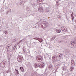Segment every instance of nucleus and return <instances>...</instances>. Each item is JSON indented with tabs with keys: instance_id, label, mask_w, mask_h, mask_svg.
<instances>
[{
	"instance_id": "obj_21",
	"label": "nucleus",
	"mask_w": 76,
	"mask_h": 76,
	"mask_svg": "<svg viewBox=\"0 0 76 76\" xmlns=\"http://www.w3.org/2000/svg\"><path fill=\"white\" fill-rule=\"evenodd\" d=\"M10 45H7L6 46V48L8 49V48H9V47H10Z\"/></svg>"
},
{
	"instance_id": "obj_4",
	"label": "nucleus",
	"mask_w": 76,
	"mask_h": 76,
	"mask_svg": "<svg viewBox=\"0 0 76 76\" xmlns=\"http://www.w3.org/2000/svg\"><path fill=\"white\" fill-rule=\"evenodd\" d=\"M38 11L39 12H42V13L44 12V8L41 7H39L38 8Z\"/></svg>"
},
{
	"instance_id": "obj_13",
	"label": "nucleus",
	"mask_w": 76,
	"mask_h": 76,
	"mask_svg": "<svg viewBox=\"0 0 76 76\" xmlns=\"http://www.w3.org/2000/svg\"><path fill=\"white\" fill-rule=\"evenodd\" d=\"M20 69L21 70V72H24V69L23 67H20Z\"/></svg>"
},
{
	"instance_id": "obj_10",
	"label": "nucleus",
	"mask_w": 76,
	"mask_h": 76,
	"mask_svg": "<svg viewBox=\"0 0 76 76\" xmlns=\"http://www.w3.org/2000/svg\"><path fill=\"white\" fill-rule=\"evenodd\" d=\"M49 68L50 70H52L53 69V65H52L50 64L49 66Z\"/></svg>"
},
{
	"instance_id": "obj_20",
	"label": "nucleus",
	"mask_w": 76,
	"mask_h": 76,
	"mask_svg": "<svg viewBox=\"0 0 76 76\" xmlns=\"http://www.w3.org/2000/svg\"><path fill=\"white\" fill-rule=\"evenodd\" d=\"M71 64H74L75 63V62L73 60H72L71 61Z\"/></svg>"
},
{
	"instance_id": "obj_24",
	"label": "nucleus",
	"mask_w": 76,
	"mask_h": 76,
	"mask_svg": "<svg viewBox=\"0 0 76 76\" xmlns=\"http://www.w3.org/2000/svg\"><path fill=\"white\" fill-rule=\"evenodd\" d=\"M64 38L65 39H68V37H67V36H66L64 37Z\"/></svg>"
},
{
	"instance_id": "obj_7",
	"label": "nucleus",
	"mask_w": 76,
	"mask_h": 76,
	"mask_svg": "<svg viewBox=\"0 0 76 76\" xmlns=\"http://www.w3.org/2000/svg\"><path fill=\"white\" fill-rule=\"evenodd\" d=\"M52 60L53 61H56L57 60V56H54L52 57Z\"/></svg>"
},
{
	"instance_id": "obj_1",
	"label": "nucleus",
	"mask_w": 76,
	"mask_h": 76,
	"mask_svg": "<svg viewBox=\"0 0 76 76\" xmlns=\"http://www.w3.org/2000/svg\"><path fill=\"white\" fill-rule=\"evenodd\" d=\"M34 66L35 68H37L38 67H40V68H42V67H44V65L43 64H41V63H36L34 64Z\"/></svg>"
},
{
	"instance_id": "obj_33",
	"label": "nucleus",
	"mask_w": 76,
	"mask_h": 76,
	"mask_svg": "<svg viewBox=\"0 0 76 76\" xmlns=\"http://www.w3.org/2000/svg\"><path fill=\"white\" fill-rule=\"evenodd\" d=\"M20 1H23V0H20Z\"/></svg>"
},
{
	"instance_id": "obj_14",
	"label": "nucleus",
	"mask_w": 76,
	"mask_h": 76,
	"mask_svg": "<svg viewBox=\"0 0 76 76\" xmlns=\"http://www.w3.org/2000/svg\"><path fill=\"white\" fill-rule=\"evenodd\" d=\"M23 53L24 54H25V52H26V49L25 48H23Z\"/></svg>"
},
{
	"instance_id": "obj_6",
	"label": "nucleus",
	"mask_w": 76,
	"mask_h": 76,
	"mask_svg": "<svg viewBox=\"0 0 76 76\" xmlns=\"http://www.w3.org/2000/svg\"><path fill=\"white\" fill-rule=\"evenodd\" d=\"M41 57H39V56H36V60H41V61H42L43 59H42V58L41 57Z\"/></svg>"
},
{
	"instance_id": "obj_30",
	"label": "nucleus",
	"mask_w": 76,
	"mask_h": 76,
	"mask_svg": "<svg viewBox=\"0 0 76 76\" xmlns=\"http://www.w3.org/2000/svg\"><path fill=\"white\" fill-rule=\"evenodd\" d=\"M58 18H59V19H61V17H60V16H58Z\"/></svg>"
},
{
	"instance_id": "obj_16",
	"label": "nucleus",
	"mask_w": 76,
	"mask_h": 76,
	"mask_svg": "<svg viewBox=\"0 0 76 76\" xmlns=\"http://www.w3.org/2000/svg\"><path fill=\"white\" fill-rule=\"evenodd\" d=\"M31 5L32 6V7H34L35 5V3H32L31 4Z\"/></svg>"
},
{
	"instance_id": "obj_35",
	"label": "nucleus",
	"mask_w": 76,
	"mask_h": 76,
	"mask_svg": "<svg viewBox=\"0 0 76 76\" xmlns=\"http://www.w3.org/2000/svg\"><path fill=\"white\" fill-rule=\"evenodd\" d=\"M75 22H76V20H75Z\"/></svg>"
},
{
	"instance_id": "obj_34",
	"label": "nucleus",
	"mask_w": 76,
	"mask_h": 76,
	"mask_svg": "<svg viewBox=\"0 0 76 76\" xmlns=\"http://www.w3.org/2000/svg\"><path fill=\"white\" fill-rule=\"evenodd\" d=\"M13 40L15 42L16 41V40H15V39H13Z\"/></svg>"
},
{
	"instance_id": "obj_41",
	"label": "nucleus",
	"mask_w": 76,
	"mask_h": 76,
	"mask_svg": "<svg viewBox=\"0 0 76 76\" xmlns=\"http://www.w3.org/2000/svg\"><path fill=\"white\" fill-rule=\"evenodd\" d=\"M20 42L19 43V44L20 43Z\"/></svg>"
},
{
	"instance_id": "obj_27",
	"label": "nucleus",
	"mask_w": 76,
	"mask_h": 76,
	"mask_svg": "<svg viewBox=\"0 0 76 76\" xmlns=\"http://www.w3.org/2000/svg\"><path fill=\"white\" fill-rule=\"evenodd\" d=\"M65 42V40H62V42Z\"/></svg>"
},
{
	"instance_id": "obj_26",
	"label": "nucleus",
	"mask_w": 76,
	"mask_h": 76,
	"mask_svg": "<svg viewBox=\"0 0 76 76\" xmlns=\"http://www.w3.org/2000/svg\"><path fill=\"white\" fill-rule=\"evenodd\" d=\"M33 39H36L37 40H38V39H39V38H34Z\"/></svg>"
},
{
	"instance_id": "obj_36",
	"label": "nucleus",
	"mask_w": 76,
	"mask_h": 76,
	"mask_svg": "<svg viewBox=\"0 0 76 76\" xmlns=\"http://www.w3.org/2000/svg\"><path fill=\"white\" fill-rule=\"evenodd\" d=\"M40 1H41V0H40V1H39V2H40Z\"/></svg>"
},
{
	"instance_id": "obj_28",
	"label": "nucleus",
	"mask_w": 76,
	"mask_h": 76,
	"mask_svg": "<svg viewBox=\"0 0 76 76\" xmlns=\"http://www.w3.org/2000/svg\"><path fill=\"white\" fill-rule=\"evenodd\" d=\"M15 48H16V45H15L13 49V50H15Z\"/></svg>"
},
{
	"instance_id": "obj_40",
	"label": "nucleus",
	"mask_w": 76,
	"mask_h": 76,
	"mask_svg": "<svg viewBox=\"0 0 76 76\" xmlns=\"http://www.w3.org/2000/svg\"><path fill=\"white\" fill-rule=\"evenodd\" d=\"M19 48H20V46L19 47Z\"/></svg>"
},
{
	"instance_id": "obj_5",
	"label": "nucleus",
	"mask_w": 76,
	"mask_h": 76,
	"mask_svg": "<svg viewBox=\"0 0 76 76\" xmlns=\"http://www.w3.org/2000/svg\"><path fill=\"white\" fill-rule=\"evenodd\" d=\"M61 29V30L63 31L66 32H67V28L65 27H62Z\"/></svg>"
},
{
	"instance_id": "obj_18",
	"label": "nucleus",
	"mask_w": 76,
	"mask_h": 76,
	"mask_svg": "<svg viewBox=\"0 0 76 76\" xmlns=\"http://www.w3.org/2000/svg\"><path fill=\"white\" fill-rule=\"evenodd\" d=\"M19 4L21 6H22L23 4V2L21 1L19 3Z\"/></svg>"
},
{
	"instance_id": "obj_25",
	"label": "nucleus",
	"mask_w": 76,
	"mask_h": 76,
	"mask_svg": "<svg viewBox=\"0 0 76 76\" xmlns=\"http://www.w3.org/2000/svg\"><path fill=\"white\" fill-rule=\"evenodd\" d=\"M4 33L5 34H8V33H7V31H4Z\"/></svg>"
},
{
	"instance_id": "obj_23",
	"label": "nucleus",
	"mask_w": 76,
	"mask_h": 76,
	"mask_svg": "<svg viewBox=\"0 0 76 76\" xmlns=\"http://www.w3.org/2000/svg\"><path fill=\"white\" fill-rule=\"evenodd\" d=\"M59 57H62V56H63V55H62V54L59 53Z\"/></svg>"
},
{
	"instance_id": "obj_8",
	"label": "nucleus",
	"mask_w": 76,
	"mask_h": 76,
	"mask_svg": "<svg viewBox=\"0 0 76 76\" xmlns=\"http://www.w3.org/2000/svg\"><path fill=\"white\" fill-rule=\"evenodd\" d=\"M15 74L16 76H18L19 75V72L17 69H15Z\"/></svg>"
},
{
	"instance_id": "obj_38",
	"label": "nucleus",
	"mask_w": 76,
	"mask_h": 76,
	"mask_svg": "<svg viewBox=\"0 0 76 76\" xmlns=\"http://www.w3.org/2000/svg\"><path fill=\"white\" fill-rule=\"evenodd\" d=\"M19 53H20V52Z\"/></svg>"
},
{
	"instance_id": "obj_2",
	"label": "nucleus",
	"mask_w": 76,
	"mask_h": 76,
	"mask_svg": "<svg viewBox=\"0 0 76 76\" xmlns=\"http://www.w3.org/2000/svg\"><path fill=\"white\" fill-rule=\"evenodd\" d=\"M70 48H76V45H75V43L73 41L71 42L70 43V44L69 46Z\"/></svg>"
},
{
	"instance_id": "obj_31",
	"label": "nucleus",
	"mask_w": 76,
	"mask_h": 76,
	"mask_svg": "<svg viewBox=\"0 0 76 76\" xmlns=\"http://www.w3.org/2000/svg\"><path fill=\"white\" fill-rule=\"evenodd\" d=\"M59 42H62V40H60Z\"/></svg>"
},
{
	"instance_id": "obj_39",
	"label": "nucleus",
	"mask_w": 76,
	"mask_h": 76,
	"mask_svg": "<svg viewBox=\"0 0 76 76\" xmlns=\"http://www.w3.org/2000/svg\"><path fill=\"white\" fill-rule=\"evenodd\" d=\"M73 13L72 12V14H73Z\"/></svg>"
},
{
	"instance_id": "obj_12",
	"label": "nucleus",
	"mask_w": 76,
	"mask_h": 76,
	"mask_svg": "<svg viewBox=\"0 0 76 76\" xmlns=\"http://www.w3.org/2000/svg\"><path fill=\"white\" fill-rule=\"evenodd\" d=\"M56 32L57 33H60L61 32V30L60 29H57L56 30Z\"/></svg>"
},
{
	"instance_id": "obj_17",
	"label": "nucleus",
	"mask_w": 76,
	"mask_h": 76,
	"mask_svg": "<svg viewBox=\"0 0 76 76\" xmlns=\"http://www.w3.org/2000/svg\"><path fill=\"white\" fill-rule=\"evenodd\" d=\"M44 25L45 26H47L48 24V23L47 22H45L44 23Z\"/></svg>"
},
{
	"instance_id": "obj_22",
	"label": "nucleus",
	"mask_w": 76,
	"mask_h": 76,
	"mask_svg": "<svg viewBox=\"0 0 76 76\" xmlns=\"http://www.w3.org/2000/svg\"><path fill=\"white\" fill-rule=\"evenodd\" d=\"M69 51H70V50L68 49H66V53H68Z\"/></svg>"
},
{
	"instance_id": "obj_32",
	"label": "nucleus",
	"mask_w": 76,
	"mask_h": 76,
	"mask_svg": "<svg viewBox=\"0 0 76 76\" xmlns=\"http://www.w3.org/2000/svg\"><path fill=\"white\" fill-rule=\"evenodd\" d=\"M61 65V64H59L58 65V66H60Z\"/></svg>"
},
{
	"instance_id": "obj_9",
	"label": "nucleus",
	"mask_w": 76,
	"mask_h": 76,
	"mask_svg": "<svg viewBox=\"0 0 76 76\" xmlns=\"http://www.w3.org/2000/svg\"><path fill=\"white\" fill-rule=\"evenodd\" d=\"M45 12H50V10H49V8L48 7H46V9H45Z\"/></svg>"
},
{
	"instance_id": "obj_11",
	"label": "nucleus",
	"mask_w": 76,
	"mask_h": 76,
	"mask_svg": "<svg viewBox=\"0 0 76 76\" xmlns=\"http://www.w3.org/2000/svg\"><path fill=\"white\" fill-rule=\"evenodd\" d=\"M56 35H54L53 36L52 38L51 39V41H53V40H54V39H55V38H56Z\"/></svg>"
},
{
	"instance_id": "obj_15",
	"label": "nucleus",
	"mask_w": 76,
	"mask_h": 76,
	"mask_svg": "<svg viewBox=\"0 0 76 76\" xmlns=\"http://www.w3.org/2000/svg\"><path fill=\"white\" fill-rule=\"evenodd\" d=\"M70 70L71 71H72V70H74V67L73 66H71L70 68Z\"/></svg>"
},
{
	"instance_id": "obj_3",
	"label": "nucleus",
	"mask_w": 76,
	"mask_h": 76,
	"mask_svg": "<svg viewBox=\"0 0 76 76\" xmlns=\"http://www.w3.org/2000/svg\"><path fill=\"white\" fill-rule=\"evenodd\" d=\"M17 59L18 62H22V60L23 59V57L21 55L19 56Z\"/></svg>"
},
{
	"instance_id": "obj_19",
	"label": "nucleus",
	"mask_w": 76,
	"mask_h": 76,
	"mask_svg": "<svg viewBox=\"0 0 76 76\" xmlns=\"http://www.w3.org/2000/svg\"><path fill=\"white\" fill-rule=\"evenodd\" d=\"M71 16L72 17V20H74V19H75V17L73 16H72V14H71Z\"/></svg>"
},
{
	"instance_id": "obj_29",
	"label": "nucleus",
	"mask_w": 76,
	"mask_h": 76,
	"mask_svg": "<svg viewBox=\"0 0 76 76\" xmlns=\"http://www.w3.org/2000/svg\"><path fill=\"white\" fill-rule=\"evenodd\" d=\"M10 72V71L9 70H8L7 71V73H9Z\"/></svg>"
},
{
	"instance_id": "obj_37",
	"label": "nucleus",
	"mask_w": 76,
	"mask_h": 76,
	"mask_svg": "<svg viewBox=\"0 0 76 76\" xmlns=\"http://www.w3.org/2000/svg\"><path fill=\"white\" fill-rule=\"evenodd\" d=\"M34 9H35V8L34 7Z\"/></svg>"
}]
</instances>
